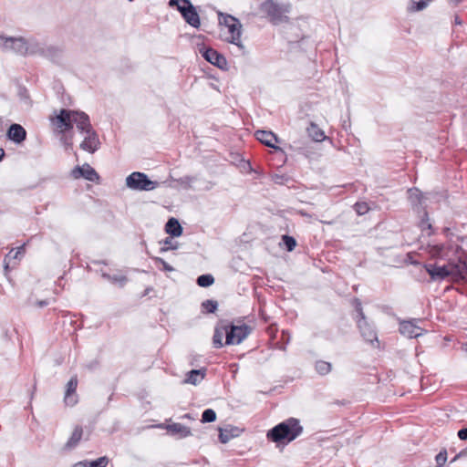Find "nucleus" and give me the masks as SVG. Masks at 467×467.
I'll use <instances>...</instances> for the list:
<instances>
[{"instance_id": "nucleus-3", "label": "nucleus", "mask_w": 467, "mask_h": 467, "mask_svg": "<svg viewBox=\"0 0 467 467\" xmlns=\"http://www.w3.org/2000/svg\"><path fill=\"white\" fill-rule=\"evenodd\" d=\"M219 23L222 26L221 32L223 39L235 45L239 49L244 50V46L242 42V24L238 19L230 15L220 14Z\"/></svg>"}, {"instance_id": "nucleus-24", "label": "nucleus", "mask_w": 467, "mask_h": 467, "mask_svg": "<svg viewBox=\"0 0 467 467\" xmlns=\"http://www.w3.org/2000/svg\"><path fill=\"white\" fill-rule=\"evenodd\" d=\"M182 17L190 26L195 28L201 26L200 16L194 6L190 8Z\"/></svg>"}, {"instance_id": "nucleus-4", "label": "nucleus", "mask_w": 467, "mask_h": 467, "mask_svg": "<svg viewBox=\"0 0 467 467\" xmlns=\"http://www.w3.org/2000/svg\"><path fill=\"white\" fill-rule=\"evenodd\" d=\"M302 430L299 421L291 418L270 430L267 437L275 442L282 441L290 442L300 435Z\"/></svg>"}, {"instance_id": "nucleus-5", "label": "nucleus", "mask_w": 467, "mask_h": 467, "mask_svg": "<svg viewBox=\"0 0 467 467\" xmlns=\"http://www.w3.org/2000/svg\"><path fill=\"white\" fill-rule=\"evenodd\" d=\"M36 40L26 39L22 36H3L1 51L13 52L23 56H33L35 50H36Z\"/></svg>"}, {"instance_id": "nucleus-33", "label": "nucleus", "mask_w": 467, "mask_h": 467, "mask_svg": "<svg viewBox=\"0 0 467 467\" xmlns=\"http://www.w3.org/2000/svg\"><path fill=\"white\" fill-rule=\"evenodd\" d=\"M109 463V459L106 456L99 457L95 461L88 462V467H106Z\"/></svg>"}, {"instance_id": "nucleus-14", "label": "nucleus", "mask_w": 467, "mask_h": 467, "mask_svg": "<svg viewBox=\"0 0 467 467\" xmlns=\"http://www.w3.org/2000/svg\"><path fill=\"white\" fill-rule=\"evenodd\" d=\"M202 57L211 64L223 68L226 66V59L213 48H205L202 51Z\"/></svg>"}, {"instance_id": "nucleus-10", "label": "nucleus", "mask_w": 467, "mask_h": 467, "mask_svg": "<svg viewBox=\"0 0 467 467\" xmlns=\"http://www.w3.org/2000/svg\"><path fill=\"white\" fill-rule=\"evenodd\" d=\"M71 176L74 179L85 178L89 182H95L99 180V174L88 164L75 167L71 171Z\"/></svg>"}, {"instance_id": "nucleus-43", "label": "nucleus", "mask_w": 467, "mask_h": 467, "mask_svg": "<svg viewBox=\"0 0 467 467\" xmlns=\"http://www.w3.org/2000/svg\"><path fill=\"white\" fill-rule=\"evenodd\" d=\"M63 143H64V145L67 148H71L72 147V140H67L66 137L63 139Z\"/></svg>"}, {"instance_id": "nucleus-38", "label": "nucleus", "mask_w": 467, "mask_h": 467, "mask_svg": "<svg viewBox=\"0 0 467 467\" xmlns=\"http://www.w3.org/2000/svg\"><path fill=\"white\" fill-rule=\"evenodd\" d=\"M355 210L358 214H364L368 212V207L367 203H365V202H362V203L358 202L355 205Z\"/></svg>"}, {"instance_id": "nucleus-22", "label": "nucleus", "mask_w": 467, "mask_h": 467, "mask_svg": "<svg viewBox=\"0 0 467 467\" xmlns=\"http://www.w3.org/2000/svg\"><path fill=\"white\" fill-rule=\"evenodd\" d=\"M205 374L206 369L204 368L192 369L186 374V378L183 382L187 384L197 385L201 381H202V379L205 377Z\"/></svg>"}, {"instance_id": "nucleus-29", "label": "nucleus", "mask_w": 467, "mask_h": 467, "mask_svg": "<svg viewBox=\"0 0 467 467\" xmlns=\"http://www.w3.org/2000/svg\"><path fill=\"white\" fill-rule=\"evenodd\" d=\"M213 283L214 278L212 275H202L197 278V284L202 287H208Z\"/></svg>"}, {"instance_id": "nucleus-41", "label": "nucleus", "mask_w": 467, "mask_h": 467, "mask_svg": "<svg viewBox=\"0 0 467 467\" xmlns=\"http://www.w3.org/2000/svg\"><path fill=\"white\" fill-rule=\"evenodd\" d=\"M458 437L461 440H467V427L465 429H462L458 431Z\"/></svg>"}, {"instance_id": "nucleus-20", "label": "nucleus", "mask_w": 467, "mask_h": 467, "mask_svg": "<svg viewBox=\"0 0 467 467\" xmlns=\"http://www.w3.org/2000/svg\"><path fill=\"white\" fill-rule=\"evenodd\" d=\"M8 138L16 143L22 142L26 139V132L19 124H12L7 132Z\"/></svg>"}, {"instance_id": "nucleus-9", "label": "nucleus", "mask_w": 467, "mask_h": 467, "mask_svg": "<svg viewBox=\"0 0 467 467\" xmlns=\"http://www.w3.org/2000/svg\"><path fill=\"white\" fill-rule=\"evenodd\" d=\"M417 320H404L400 323V332L410 338L423 335L424 330L417 325Z\"/></svg>"}, {"instance_id": "nucleus-16", "label": "nucleus", "mask_w": 467, "mask_h": 467, "mask_svg": "<svg viewBox=\"0 0 467 467\" xmlns=\"http://www.w3.org/2000/svg\"><path fill=\"white\" fill-rule=\"evenodd\" d=\"M254 136L259 141H261L267 147L279 150V148L275 145V143L278 141V138L272 131L257 130Z\"/></svg>"}, {"instance_id": "nucleus-46", "label": "nucleus", "mask_w": 467, "mask_h": 467, "mask_svg": "<svg viewBox=\"0 0 467 467\" xmlns=\"http://www.w3.org/2000/svg\"><path fill=\"white\" fill-rule=\"evenodd\" d=\"M463 349L467 352V343L463 345Z\"/></svg>"}, {"instance_id": "nucleus-23", "label": "nucleus", "mask_w": 467, "mask_h": 467, "mask_svg": "<svg viewBox=\"0 0 467 467\" xmlns=\"http://www.w3.org/2000/svg\"><path fill=\"white\" fill-rule=\"evenodd\" d=\"M432 0H410L407 10L410 13L420 12L426 9Z\"/></svg>"}, {"instance_id": "nucleus-6", "label": "nucleus", "mask_w": 467, "mask_h": 467, "mask_svg": "<svg viewBox=\"0 0 467 467\" xmlns=\"http://www.w3.org/2000/svg\"><path fill=\"white\" fill-rule=\"evenodd\" d=\"M126 185L136 191H151L158 186V182L150 181L145 173L135 171L126 178Z\"/></svg>"}, {"instance_id": "nucleus-35", "label": "nucleus", "mask_w": 467, "mask_h": 467, "mask_svg": "<svg viewBox=\"0 0 467 467\" xmlns=\"http://www.w3.org/2000/svg\"><path fill=\"white\" fill-rule=\"evenodd\" d=\"M218 304L216 301L213 300H205L202 302V307L208 312V313H213L217 309Z\"/></svg>"}, {"instance_id": "nucleus-21", "label": "nucleus", "mask_w": 467, "mask_h": 467, "mask_svg": "<svg viewBox=\"0 0 467 467\" xmlns=\"http://www.w3.org/2000/svg\"><path fill=\"white\" fill-rule=\"evenodd\" d=\"M227 332L228 325L226 324L221 323L215 327L213 337V344L215 348H220L223 346V338L227 336Z\"/></svg>"}, {"instance_id": "nucleus-32", "label": "nucleus", "mask_w": 467, "mask_h": 467, "mask_svg": "<svg viewBox=\"0 0 467 467\" xmlns=\"http://www.w3.org/2000/svg\"><path fill=\"white\" fill-rule=\"evenodd\" d=\"M216 420V413L212 409H207L202 412V422H213Z\"/></svg>"}, {"instance_id": "nucleus-42", "label": "nucleus", "mask_w": 467, "mask_h": 467, "mask_svg": "<svg viewBox=\"0 0 467 467\" xmlns=\"http://www.w3.org/2000/svg\"><path fill=\"white\" fill-rule=\"evenodd\" d=\"M73 467H88V461H81L73 465Z\"/></svg>"}, {"instance_id": "nucleus-1", "label": "nucleus", "mask_w": 467, "mask_h": 467, "mask_svg": "<svg viewBox=\"0 0 467 467\" xmlns=\"http://www.w3.org/2000/svg\"><path fill=\"white\" fill-rule=\"evenodd\" d=\"M50 121L54 130L59 133H66L73 125H76L78 130L89 127V119L86 113L69 109H60L58 114L50 117Z\"/></svg>"}, {"instance_id": "nucleus-26", "label": "nucleus", "mask_w": 467, "mask_h": 467, "mask_svg": "<svg viewBox=\"0 0 467 467\" xmlns=\"http://www.w3.org/2000/svg\"><path fill=\"white\" fill-rule=\"evenodd\" d=\"M169 5L171 7L176 6L182 16H184L193 6L190 0H170Z\"/></svg>"}, {"instance_id": "nucleus-8", "label": "nucleus", "mask_w": 467, "mask_h": 467, "mask_svg": "<svg viewBox=\"0 0 467 467\" xmlns=\"http://www.w3.org/2000/svg\"><path fill=\"white\" fill-rule=\"evenodd\" d=\"M79 130L85 135L83 141L80 143V149L90 153L95 152L99 147V140L96 132L92 130L91 125L89 124L88 128Z\"/></svg>"}, {"instance_id": "nucleus-44", "label": "nucleus", "mask_w": 467, "mask_h": 467, "mask_svg": "<svg viewBox=\"0 0 467 467\" xmlns=\"http://www.w3.org/2000/svg\"><path fill=\"white\" fill-rule=\"evenodd\" d=\"M4 156H5V151L3 149H0V161L3 159Z\"/></svg>"}, {"instance_id": "nucleus-28", "label": "nucleus", "mask_w": 467, "mask_h": 467, "mask_svg": "<svg viewBox=\"0 0 467 467\" xmlns=\"http://www.w3.org/2000/svg\"><path fill=\"white\" fill-rule=\"evenodd\" d=\"M82 437V429L80 427H76L69 438V440L67 442V447L73 448L75 447Z\"/></svg>"}, {"instance_id": "nucleus-18", "label": "nucleus", "mask_w": 467, "mask_h": 467, "mask_svg": "<svg viewBox=\"0 0 467 467\" xmlns=\"http://www.w3.org/2000/svg\"><path fill=\"white\" fill-rule=\"evenodd\" d=\"M166 430L178 438H185L192 435L191 429L181 423H171L166 426Z\"/></svg>"}, {"instance_id": "nucleus-27", "label": "nucleus", "mask_w": 467, "mask_h": 467, "mask_svg": "<svg viewBox=\"0 0 467 467\" xmlns=\"http://www.w3.org/2000/svg\"><path fill=\"white\" fill-rule=\"evenodd\" d=\"M307 132L315 141H323L326 139L324 131L315 123L310 124Z\"/></svg>"}, {"instance_id": "nucleus-45", "label": "nucleus", "mask_w": 467, "mask_h": 467, "mask_svg": "<svg viewBox=\"0 0 467 467\" xmlns=\"http://www.w3.org/2000/svg\"><path fill=\"white\" fill-rule=\"evenodd\" d=\"M183 419H192L191 415L190 414H184L182 416Z\"/></svg>"}, {"instance_id": "nucleus-17", "label": "nucleus", "mask_w": 467, "mask_h": 467, "mask_svg": "<svg viewBox=\"0 0 467 467\" xmlns=\"http://www.w3.org/2000/svg\"><path fill=\"white\" fill-rule=\"evenodd\" d=\"M25 253V244L18 247L16 250L12 249L5 257L4 267L5 272L9 270V266L13 265V261L21 260Z\"/></svg>"}, {"instance_id": "nucleus-34", "label": "nucleus", "mask_w": 467, "mask_h": 467, "mask_svg": "<svg viewBox=\"0 0 467 467\" xmlns=\"http://www.w3.org/2000/svg\"><path fill=\"white\" fill-rule=\"evenodd\" d=\"M409 198L411 202H421L422 193L418 189H410L409 190Z\"/></svg>"}, {"instance_id": "nucleus-31", "label": "nucleus", "mask_w": 467, "mask_h": 467, "mask_svg": "<svg viewBox=\"0 0 467 467\" xmlns=\"http://www.w3.org/2000/svg\"><path fill=\"white\" fill-rule=\"evenodd\" d=\"M103 276L106 277L111 283L117 284L119 286H123L127 282L126 276L121 275H109L104 274Z\"/></svg>"}, {"instance_id": "nucleus-40", "label": "nucleus", "mask_w": 467, "mask_h": 467, "mask_svg": "<svg viewBox=\"0 0 467 467\" xmlns=\"http://www.w3.org/2000/svg\"><path fill=\"white\" fill-rule=\"evenodd\" d=\"M157 261L160 262L162 265H163V268L166 270V271H173V267L171 266L168 263H166L163 259L161 258H157Z\"/></svg>"}, {"instance_id": "nucleus-37", "label": "nucleus", "mask_w": 467, "mask_h": 467, "mask_svg": "<svg viewBox=\"0 0 467 467\" xmlns=\"http://www.w3.org/2000/svg\"><path fill=\"white\" fill-rule=\"evenodd\" d=\"M435 461H436V463H437V467H442L445 464L446 461H447V452H446V451L439 452L436 455V457H435Z\"/></svg>"}, {"instance_id": "nucleus-19", "label": "nucleus", "mask_w": 467, "mask_h": 467, "mask_svg": "<svg viewBox=\"0 0 467 467\" xmlns=\"http://www.w3.org/2000/svg\"><path fill=\"white\" fill-rule=\"evenodd\" d=\"M427 251L428 254L433 258H446L449 256V247L441 244H429Z\"/></svg>"}, {"instance_id": "nucleus-15", "label": "nucleus", "mask_w": 467, "mask_h": 467, "mask_svg": "<svg viewBox=\"0 0 467 467\" xmlns=\"http://www.w3.org/2000/svg\"><path fill=\"white\" fill-rule=\"evenodd\" d=\"M242 430L234 426H226L225 428H219V440L222 443H227L232 439L239 437Z\"/></svg>"}, {"instance_id": "nucleus-7", "label": "nucleus", "mask_w": 467, "mask_h": 467, "mask_svg": "<svg viewBox=\"0 0 467 467\" xmlns=\"http://www.w3.org/2000/svg\"><path fill=\"white\" fill-rule=\"evenodd\" d=\"M251 333V327L245 324L228 326L225 345H239Z\"/></svg>"}, {"instance_id": "nucleus-39", "label": "nucleus", "mask_w": 467, "mask_h": 467, "mask_svg": "<svg viewBox=\"0 0 467 467\" xmlns=\"http://www.w3.org/2000/svg\"><path fill=\"white\" fill-rule=\"evenodd\" d=\"M420 225L422 230L431 228V224L429 223V218H428L427 213H424V217L422 218Z\"/></svg>"}, {"instance_id": "nucleus-13", "label": "nucleus", "mask_w": 467, "mask_h": 467, "mask_svg": "<svg viewBox=\"0 0 467 467\" xmlns=\"http://www.w3.org/2000/svg\"><path fill=\"white\" fill-rule=\"evenodd\" d=\"M361 318L358 320V327L361 331V335L364 339L368 342L373 343L374 341L378 342L377 333L373 329V327L366 321L363 313H360Z\"/></svg>"}, {"instance_id": "nucleus-25", "label": "nucleus", "mask_w": 467, "mask_h": 467, "mask_svg": "<svg viewBox=\"0 0 467 467\" xmlns=\"http://www.w3.org/2000/svg\"><path fill=\"white\" fill-rule=\"evenodd\" d=\"M166 231L172 236H180L182 233V228L175 218H171L166 223Z\"/></svg>"}, {"instance_id": "nucleus-2", "label": "nucleus", "mask_w": 467, "mask_h": 467, "mask_svg": "<svg viewBox=\"0 0 467 467\" xmlns=\"http://www.w3.org/2000/svg\"><path fill=\"white\" fill-rule=\"evenodd\" d=\"M426 271L432 280H443L447 277L457 280L463 278L467 275V265L461 260L458 262H449L444 265H428Z\"/></svg>"}, {"instance_id": "nucleus-36", "label": "nucleus", "mask_w": 467, "mask_h": 467, "mask_svg": "<svg viewBox=\"0 0 467 467\" xmlns=\"http://www.w3.org/2000/svg\"><path fill=\"white\" fill-rule=\"evenodd\" d=\"M283 242L287 249V251H293L296 245V240L288 235L283 236Z\"/></svg>"}, {"instance_id": "nucleus-12", "label": "nucleus", "mask_w": 467, "mask_h": 467, "mask_svg": "<svg viewBox=\"0 0 467 467\" xmlns=\"http://www.w3.org/2000/svg\"><path fill=\"white\" fill-rule=\"evenodd\" d=\"M77 387L78 378L77 376H73L67 384V389L64 397V401L67 406H74L78 402V398L76 395Z\"/></svg>"}, {"instance_id": "nucleus-30", "label": "nucleus", "mask_w": 467, "mask_h": 467, "mask_svg": "<svg viewBox=\"0 0 467 467\" xmlns=\"http://www.w3.org/2000/svg\"><path fill=\"white\" fill-rule=\"evenodd\" d=\"M316 370L320 375H327L331 370V364L327 361L319 360L316 363Z\"/></svg>"}, {"instance_id": "nucleus-11", "label": "nucleus", "mask_w": 467, "mask_h": 467, "mask_svg": "<svg viewBox=\"0 0 467 467\" xmlns=\"http://www.w3.org/2000/svg\"><path fill=\"white\" fill-rule=\"evenodd\" d=\"M36 50H35L33 56L39 55L54 60L61 54V49L56 46L46 45L38 41H36Z\"/></svg>"}]
</instances>
